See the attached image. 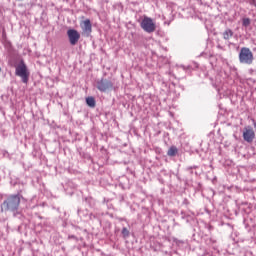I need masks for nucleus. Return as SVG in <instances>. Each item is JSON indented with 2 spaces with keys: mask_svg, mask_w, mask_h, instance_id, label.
Wrapping results in <instances>:
<instances>
[{
  "mask_svg": "<svg viewBox=\"0 0 256 256\" xmlns=\"http://www.w3.org/2000/svg\"><path fill=\"white\" fill-rule=\"evenodd\" d=\"M20 205V197L18 195H11L1 205V212H15Z\"/></svg>",
  "mask_w": 256,
  "mask_h": 256,
  "instance_id": "1",
  "label": "nucleus"
},
{
  "mask_svg": "<svg viewBox=\"0 0 256 256\" xmlns=\"http://www.w3.org/2000/svg\"><path fill=\"white\" fill-rule=\"evenodd\" d=\"M239 60L241 64L252 65L254 61L253 52L249 47H242L239 53Z\"/></svg>",
  "mask_w": 256,
  "mask_h": 256,
  "instance_id": "2",
  "label": "nucleus"
},
{
  "mask_svg": "<svg viewBox=\"0 0 256 256\" xmlns=\"http://www.w3.org/2000/svg\"><path fill=\"white\" fill-rule=\"evenodd\" d=\"M15 75L20 77L22 79L23 83H25V84L28 83L30 73H29L27 66L23 60L17 65L16 70H15Z\"/></svg>",
  "mask_w": 256,
  "mask_h": 256,
  "instance_id": "3",
  "label": "nucleus"
},
{
  "mask_svg": "<svg viewBox=\"0 0 256 256\" xmlns=\"http://www.w3.org/2000/svg\"><path fill=\"white\" fill-rule=\"evenodd\" d=\"M141 28L146 32V33H153L156 30V25L155 22L151 17L144 16L142 22H141Z\"/></svg>",
  "mask_w": 256,
  "mask_h": 256,
  "instance_id": "4",
  "label": "nucleus"
},
{
  "mask_svg": "<svg viewBox=\"0 0 256 256\" xmlns=\"http://www.w3.org/2000/svg\"><path fill=\"white\" fill-rule=\"evenodd\" d=\"M67 36L72 46H75L80 39V33L76 29H68Z\"/></svg>",
  "mask_w": 256,
  "mask_h": 256,
  "instance_id": "5",
  "label": "nucleus"
},
{
  "mask_svg": "<svg viewBox=\"0 0 256 256\" xmlns=\"http://www.w3.org/2000/svg\"><path fill=\"white\" fill-rule=\"evenodd\" d=\"M113 87V83L108 79H100L97 81V89L100 92H106L107 90L111 89Z\"/></svg>",
  "mask_w": 256,
  "mask_h": 256,
  "instance_id": "6",
  "label": "nucleus"
},
{
  "mask_svg": "<svg viewBox=\"0 0 256 256\" xmlns=\"http://www.w3.org/2000/svg\"><path fill=\"white\" fill-rule=\"evenodd\" d=\"M255 137H256V134L251 126H247L246 128H244V132H243L244 141L251 144L253 143Z\"/></svg>",
  "mask_w": 256,
  "mask_h": 256,
  "instance_id": "7",
  "label": "nucleus"
},
{
  "mask_svg": "<svg viewBox=\"0 0 256 256\" xmlns=\"http://www.w3.org/2000/svg\"><path fill=\"white\" fill-rule=\"evenodd\" d=\"M83 33L89 36L92 33V25L89 19H86L80 23Z\"/></svg>",
  "mask_w": 256,
  "mask_h": 256,
  "instance_id": "8",
  "label": "nucleus"
},
{
  "mask_svg": "<svg viewBox=\"0 0 256 256\" xmlns=\"http://www.w3.org/2000/svg\"><path fill=\"white\" fill-rule=\"evenodd\" d=\"M86 104L90 107V108H95L96 106V102L93 96H88L86 98Z\"/></svg>",
  "mask_w": 256,
  "mask_h": 256,
  "instance_id": "9",
  "label": "nucleus"
},
{
  "mask_svg": "<svg viewBox=\"0 0 256 256\" xmlns=\"http://www.w3.org/2000/svg\"><path fill=\"white\" fill-rule=\"evenodd\" d=\"M234 35V32L231 30V29H226L224 32H223V37L225 40H230Z\"/></svg>",
  "mask_w": 256,
  "mask_h": 256,
  "instance_id": "10",
  "label": "nucleus"
},
{
  "mask_svg": "<svg viewBox=\"0 0 256 256\" xmlns=\"http://www.w3.org/2000/svg\"><path fill=\"white\" fill-rule=\"evenodd\" d=\"M178 153V149L176 148V146H171V148H169L167 155L170 157H174L176 156Z\"/></svg>",
  "mask_w": 256,
  "mask_h": 256,
  "instance_id": "11",
  "label": "nucleus"
},
{
  "mask_svg": "<svg viewBox=\"0 0 256 256\" xmlns=\"http://www.w3.org/2000/svg\"><path fill=\"white\" fill-rule=\"evenodd\" d=\"M250 24H251L250 18H244L243 19V26L244 27H249Z\"/></svg>",
  "mask_w": 256,
  "mask_h": 256,
  "instance_id": "12",
  "label": "nucleus"
},
{
  "mask_svg": "<svg viewBox=\"0 0 256 256\" xmlns=\"http://www.w3.org/2000/svg\"><path fill=\"white\" fill-rule=\"evenodd\" d=\"M122 235L124 238L128 237L130 235V232L127 228H123Z\"/></svg>",
  "mask_w": 256,
  "mask_h": 256,
  "instance_id": "13",
  "label": "nucleus"
},
{
  "mask_svg": "<svg viewBox=\"0 0 256 256\" xmlns=\"http://www.w3.org/2000/svg\"><path fill=\"white\" fill-rule=\"evenodd\" d=\"M254 127L256 128V122H254Z\"/></svg>",
  "mask_w": 256,
  "mask_h": 256,
  "instance_id": "14",
  "label": "nucleus"
},
{
  "mask_svg": "<svg viewBox=\"0 0 256 256\" xmlns=\"http://www.w3.org/2000/svg\"><path fill=\"white\" fill-rule=\"evenodd\" d=\"M0 72H1V67H0Z\"/></svg>",
  "mask_w": 256,
  "mask_h": 256,
  "instance_id": "15",
  "label": "nucleus"
}]
</instances>
